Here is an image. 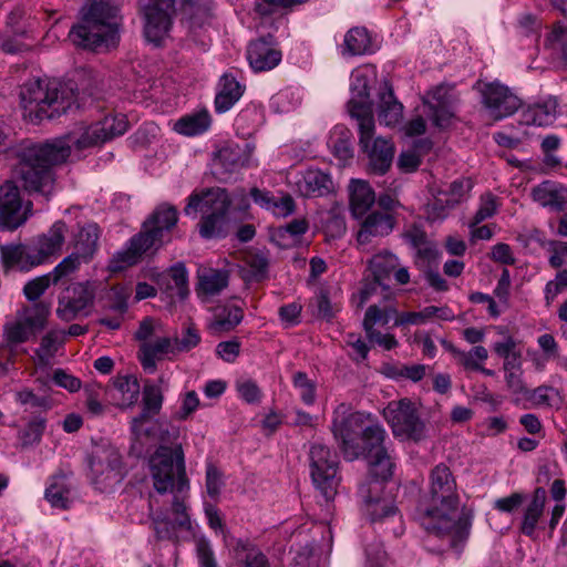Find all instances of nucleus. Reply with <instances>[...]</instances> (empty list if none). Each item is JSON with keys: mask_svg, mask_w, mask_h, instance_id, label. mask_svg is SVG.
Listing matches in <instances>:
<instances>
[{"mask_svg": "<svg viewBox=\"0 0 567 567\" xmlns=\"http://www.w3.org/2000/svg\"><path fill=\"white\" fill-rule=\"evenodd\" d=\"M310 475L316 487L321 492L326 501L336 495L338 485V455L327 445L313 443L309 450Z\"/></svg>", "mask_w": 567, "mask_h": 567, "instance_id": "4468645a", "label": "nucleus"}, {"mask_svg": "<svg viewBox=\"0 0 567 567\" xmlns=\"http://www.w3.org/2000/svg\"><path fill=\"white\" fill-rule=\"evenodd\" d=\"M308 0H255L254 10L261 18L271 17L281 10L302 4Z\"/></svg>", "mask_w": 567, "mask_h": 567, "instance_id": "864d4df0", "label": "nucleus"}, {"mask_svg": "<svg viewBox=\"0 0 567 567\" xmlns=\"http://www.w3.org/2000/svg\"><path fill=\"white\" fill-rule=\"evenodd\" d=\"M212 124V116L207 110L187 114L177 120L174 130L185 136H195L206 132Z\"/></svg>", "mask_w": 567, "mask_h": 567, "instance_id": "ea45409f", "label": "nucleus"}, {"mask_svg": "<svg viewBox=\"0 0 567 567\" xmlns=\"http://www.w3.org/2000/svg\"><path fill=\"white\" fill-rule=\"evenodd\" d=\"M244 318V312L240 307L229 306L217 308L215 319L212 323V328L216 331H230Z\"/></svg>", "mask_w": 567, "mask_h": 567, "instance_id": "8fccbe9b", "label": "nucleus"}, {"mask_svg": "<svg viewBox=\"0 0 567 567\" xmlns=\"http://www.w3.org/2000/svg\"><path fill=\"white\" fill-rule=\"evenodd\" d=\"M398 311L395 308L391 306H386L384 308H380L377 305H371L368 307L364 319H363V329L365 333L371 331H378L375 326H386L392 317L396 318Z\"/></svg>", "mask_w": 567, "mask_h": 567, "instance_id": "09e8293b", "label": "nucleus"}, {"mask_svg": "<svg viewBox=\"0 0 567 567\" xmlns=\"http://www.w3.org/2000/svg\"><path fill=\"white\" fill-rule=\"evenodd\" d=\"M426 115L431 118L434 126L445 128L451 124L453 112L451 104L440 106H427Z\"/></svg>", "mask_w": 567, "mask_h": 567, "instance_id": "0e129e2a", "label": "nucleus"}, {"mask_svg": "<svg viewBox=\"0 0 567 567\" xmlns=\"http://www.w3.org/2000/svg\"><path fill=\"white\" fill-rule=\"evenodd\" d=\"M530 196L542 207L554 212L567 210V187L560 183L544 181L532 188Z\"/></svg>", "mask_w": 567, "mask_h": 567, "instance_id": "a878e982", "label": "nucleus"}, {"mask_svg": "<svg viewBox=\"0 0 567 567\" xmlns=\"http://www.w3.org/2000/svg\"><path fill=\"white\" fill-rule=\"evenodd\" d=\"M383 416L398 439L420 442L426 436L425 423L410 399L391 401L384 408Z\"/></svg>", "mask_w": 567, "mask_h": 567, "instance_id": "f8f14e48", "label": "nucleus"}, {"mask_svg": "<svg viewBox=\"0 0 567 567\" xmlns=\"http://www.w3.org/2000/svg\"><path fill=\"white\" fill-rule=\"evenodd\" d=\"M45 429V421L43 419H34L30 421L23 430L20 431V439L24 445L37 443Z\"/></svg>", "mask_w": 567, "mask_h": 567, "instance_id": "e2e57ef3", "label": "nucleus"}, {"mask_svg": "<svg viewBox=\"0 0 567 567\" xmlns=\"http://www.w3.org/2000/svg\"><path fill=\"white\" fill-rule=\"evenodd\" d=\"M20 103L31 121L51 120L75 102L73 87L56 80L30 79L20 89Z\"/></svg>", "mask_w": 567, "mask_h": 567, "instance_id": "423d86ee", "label": "nucleus"}, {"mask_svg": "<svg viewBox=\"0 0 567 567\" xmlns=\"http://www.w3.org/2000/svg\"><path fill=\"white\" fill-rule=\"evenodd\" d=\"M458 355L465 369L478 370L481 369L480 362L488 358V352L483 346H475L470 352H458Z\"/></svg>", "mask_w": 567, "mask_h": 567, "instance_id": "69168bd1", "label": "nucleus"}, {"mask_svg": "<svg viewBox=\"0 0 567 567\" xmlns=\"http://www.w3.org/2000/svg\"><path fill=\"white\" fill-rule=\"evenodd\" d=\"M547 501V492L544 487H536L532 498L524 508L523 519L520 524L522 534L534 537L537 528H543L540 522L544 515Z\"/></svg>", "mask_w": 567, "mask_h": 567, "instance_id": "cd10ccee", "label": "nucleus"}, {"mask_svg": "<svg viewBox=\"0 0 567 567\" xmlns=\"http://www.w3.org/2000/svg\"><path fill=\"white\" fill-rule=\"evenodd\" d=\"M230 206L228 194L223 188H209L200 193H193L184 208L186 215L200 212L203 214L198 224L200 237L205 239L225 236L224 227Z\"/></svg>", "mask_w": 567, "mask_h": 567, "instance_id": "6e6552de", "label": "nucleus"}, {"mask_svg": "<svg viewBox=\"0 0 567 567\" xmlns=\"http://www.w3.org/2000/svg\"><path fill=\"white\" fill-rule=\"evenodd\" d=\"M141 388L133 375H117L112 381V398L122 409L133 406L140 396Z\"/></svg>", "mask_w": 567, "mask_h": 567, "instance_id": "72a5a7b5", "label": "nucleus"}, {"mask_svg": "<svg viewBox=\"0 0 567 567\" xmlns=\"http://www.w3.org/2000/svg\"><path fill=\"white\" fill-rule=\"evenodd\" d=\"M31 202L23 207L20 189L12 181L0 186V229L16 230L22 226L31 214Z\"/></svg>", "mask_w": 567, "mask_h": 567, "instance_id": "dca6fc26", "label": "nucleus"}, {"mask_svg": "<svg viewBox=\"0 0 567 567\" xmlns=\"http://www.w3.org/2000/svg\"><path fill=\"white\" fill-rule=\"evenodd\" d=\"M163 393L158 385L146 384L143 390L142 412L132 420L131 430L136 439L152 435L151 429L145 425L157 415L162 409Z\"/></svg>", "mask_w": 567, "mask_h": 567, "instance_id": "4be33fe9", "label": "nucleus"}, {"mask_svg": "<svg viewBox=\"0 0 567 567\" xmlns=\"http://www.w3.org/2000/svg\"><path fill=\"white\" fill-rule=\"evenodd\" d=\"M91 484L95 489L107 493L124 478L122 456L112 445H102L93 450L89 457Z\"/></svg>", "mask_w": 567, "mask_h": 567, "instance_id": "1a4fd4ad", "label": "nucleus"}, {"mask_svg": "<svg viewBox=\"0 0 567 567\" xmlns=\"http://www.w3.org/2000/svg\"><path fill=\"white\" fill-rule=\"evenodd\" d=\"M196 553L200 567H218L214 550L205 537L196 540Z\"/></svg>", "mask_w": 567, "mask_h": 567, "instance_id": "774afa93", "label": "nucleus"}, {"mask_svg": "<svg viewBox=\"0 0 567 567\" xmlns=\"http://www.w3.org/2000/svg\"><path fill=\"white\" fill-rule=\"evenodd\" d=\"M82 262H84L83 258L72 251L69 256L63 258L51 272H49L52 277V284L55 285L63 278L75 272Z\"/></svg>", "mask_w": 567, "mask_h": 567, "instance_id": "5fc2aeb1", "label": "nucleus"}, {"mask_svg": "<svg viewBox=\"0 0 567 567\" xmlns=\"http://www.w3.org/2000/svg\"><path fill=\"white\" fill-rule=\"evenodd\" d=\"M166 354H177L174 341L171 338H157L154 341L143 342L138 349V358L144 370L154 372L156 362Z\"/></svg>", "mask_w": 567, "mask_h": 567, "instance_id": "c756f323", "label": "nucleus"}, {"mask_svg": "<svg viewBox=\"0 0 567 567\" xmlns=\"http://www.w3.org/2000/svg\"><path fill=\"white\" fill-rule=\"evenodd\" d=\"M50 307L44 302H37L24 310V316L7 321L2 328V343L4 349L13 350L17 346L29 341L47 324Z\"/></svg>", "mask_w": 567, "mask_h": 567, "instance_id": "ddd939ff", "label": "nucleus"}, {"mask_svg": "<svg viewBox=\"0 0 567 567\" xmlns=\"http://www.w3.org/2000/svg\"><path fill=\"white\" fill-rule=\"evenodd\" d=\"M246 161L243 150L238 145H225L215 156V164L231 173L244 166Z\"/></svg>", "mask_w": 567, "mask_h": 567, "instance_id": "de8ad7c7", "label": "nucleus"}, {"mask_svg": "<svg viewBox=\"0 0 567 567\" xmlns=\"http://www.w3.org/2000/svg\"><path fill=\"white\" fill-rule=\"evenodd\" d=\"M360 86H354L353 96L349 101V113L355 118L359 128V145L368 155L369 168L373 174L383 175L391 167L394 157V145L390 140L374 136V117L370 90L365 79L357 78Z\"/></svg>", "mask_w": 567, "mask_h": 567, "instance_id": "7ed1b4c3", "label": "nucleus"}, {"mask_svg": "<svg viewBox=\"0 0 567 567\" xmlns=\"http://www.w3.org/2000/svg\"><path fill=\"white\" fill-rule=\"evenodd\" d=\"M381 485L379 483L362 484L359 487V494L365 506V514L371 522L382 520L396 514V507L383 499H380L379 493Z\"/></svg>", "mask_w": 567, "mask_h": 567, "instance_id": "bb28decb", "label": "nucleus"}, {"mask_svg": "<svg viewBox=\"0 0 567 567\" xmlns=\"http://www.w3.org/2000/svg\"><path fill=\"white\" fill-rule=\"evenodd\" d=\"M361 219L360 229L357 234V240L360 245L369 244L375 237L388 236L396 225L394 214L381 213L380 210L370 212Z\"/></svg>", "mask_w": 567, "mask_h": 567, "instance_id": "b1692460", "label": "nucleus"}, {"mask_svg": "<svg viewBox=\"0 0 567 567\" xmlns=\"http://www.w3.org/2000/svg\"><path fill=\"white\" fill-rule=\"evenodd\" d=\"M385 439L386 432L380 424H370L364 427L360 443V456L368 461L370 473L381 481L390 480L395 466Z\"/></svg>", "mask_w": 567, "mask_h": 567, "instance_id": "9d476101", "label": "nucleus"}, {"mask_svg": "<svg viewBox=\"0 0 567 567\" xmlns=\"http://www.w3.org/2000/svg\"><path fill=\"white\" fill-rule=\"evenodd\" d=\"M350 210L354 218L360 219L369 213L375 203V194L368 182L352 179L349 185Z\"/></svg>", "mask_w": 567, "mask_h": 567, "instance_id": "2f4dec72", "label": "nucleus"}, {"mask_svg": "<svg viewBox=\"0 0 567 567\" xmlns=\"http://www.w3.org/2000/svg\"><path fill=\"white\" fill-rule=\"evenodd\" d=\"M0 255L3 268L6 270L12 267H20L21 269L29 268L27 262L28 247L22 245H2L0 246Z\"/></svg>", "mask_w": 567, "mask_h": 567, "instance_id": "603ef678", "label": "nucleus"}, {"mask_svg": "<svg viewBox=\"0 0 567 567\" xmlns=\"http://www.w3.org/2000/svg\"><path fill=\"white\" fill-rule=\"evenodd\" d=\"M93 300L94 288L91 282L72 284L60 296L56 315L63 321H72L91 306Z\"/></svg>", "mask_w": 567, "mask_h": 567, "instance_id": "aec40b11", "label": "nucleus"}, {"mask_svg": "<svg viewBox=\"0 0 567 567\" xmlns=\"http://www.w3.org/2000/svg\"><path fill=\"white\" fill-rule=\"evenodd\" d=\"M293 385L299 390L302 402L312 405L316 401V384L305 372L298 371L293 374Z\"/></svg>", "mask_w": 567, "mask_h": 567, "instance_id": "bf43d9fd", "label": "nucleus"}, {"mask_svg": "<svg viewBox=\"0 0 567 567\" xmlns=\"http://www.w3.org/2000/svg\"><path fill=\"white\" fill-rule=\"evenodd\" d=\"M398 266V257L390 251L379 252L370 260V269L375 282L379 285H382L385 279H389Z\"/></svg>", "mask_w": 567, "mask_h": 567, "instance_id": "a18cd8bd", "label": "nucleus"}, {"mask_svg": "<svg viewBox=\"0 0 567 567\" xmlns=\"http://www.w3.org/2000/svg\"><path fill=\"white\" fill-rule=\"evenodd\" d=\"M227 271L217 269H204L198 274L196 292L199 298H208L219 295L228 286Z\"/></svg>", "mask_w": 567, "mask_h": 567, "instance_id": "e433bc0d", "label": "nucleus"}, {"mask_svg": "<svg viewBox=\"0 0 567 567\" xmlns=\"http://www.w3.org/2000/svg\"><path fill=\"white\" fill-rule=\"evenodd\" d=\"M81 22L70 32V40L80 48L97 50L113 47L118 40L120 8L115 0H94L82 10Z\"/></svg>", "mask_w": 567, "mask_h": 567, "instance_id": "39448f33", "label": "nucleus"}, {"mask_svg": "<svg viewBox=\"0 0 567 567\" xmlns=\"http://www.w3.org/2000/svg\"><path fill=\"white\" fill-rule=\"evenodd\" d=\"M45 498L53 506L66 509L71 503V483L65 475H54L45 489Z\"/></svg>", "mask_w": 567, "mask_h": 567, "instance_id": "79ce46f5", "label": "nucleus"}, {"mask_svg": "<svg viewBox=\"0 0 567 567\" xmlns=\"http://www.w3.org/2000/svg\"><path fill=\"white\" fill-rule=\"evenodd\" d=\"M558 100L548 96L542 102L529 105L523 111L522 118L526 125L548 126L551 125L558 115Z\"/></svg>", "mask_w": 567, "mask_h": 567, "instance_id": "7c9ffc66", "label": "nucleus"}, {"mask_svg": "<svg viewBox=\"0 0 567 567\" xmlns=\"http://www.w3.org/2000/svg\"><path fill=\"white\" fill-rule=\"evenodd\" d=\"M497 207L496 196L492 193L482 195L480 207L470 223V227H475L485 219L493 217L497 212Z\"/></svg>", "mask_w": 567, "mask_h": 567, "instance_id": "13d9d810", "label": "nucleus"}, {"mask_svg": "<svg viewBox=\"0 0 567 567\" xmlns=\"http://www.w3.org/2000/svg\"><path fill=\"white\" fill-rule=\"evenodd\" d=\"M172 514L175 516L174 520L169 519L167 515L163 513L153 516L152 520L157 539L177 543L178 529L189 530L192 528L186 504L178 495L174 496Z\"/></svg>", "mask_w": 567, "mask_h": 567, "instance_id": "412c9836", "label": "nucleus"}, {"mask_svg": "<svg viewBox=\"0 0 567 567\" xmlns=\"http://www.w3.org/2000/svg\"><path fill=\"white\" fill-rule=\"evenodd\" d=\"M460 496L455 477L450 467L440 463L429 475V491L417 507L421 526L429 535L446 538L451 548H456L470 533L471 515L458 514Z\"/></svg>", "mask_w": 567, "mask_h": 567, "instance_id": "f257e3e1", "label": "nucleus"}, {"mask_svg": "<svg viewBox=\"0 0 567 567\" xmlns=\"http://www.w3.org/2000/svg\"><path fill=\"white\" fill-rule=\"evenodd\" d=\"M328 146L342 165L353 158L352 133L343 125L333 127L328 140Z\"/></svg>", "mask_w": 567, "mask_h": 567, "instance_id": "4c0bfd02", "label": "nucleus"}, {"mask_svg": "<svg viewBox=\"0 0 567 567\" xmlns=\"http://www.w3.org/2000/svg\"><path fill=\"white\" fill-rule=\"evenodd\" d=\"M248 271L245 276L247 281L260 282L268 278L269 252L267 250L250 248L244 256Z\"/></svg>", "mask_w": 567, "mask_h": 567, "instance_id": "58836bf2", "label": "nucleus"}, {"mask_svg": "<svg viewBox=\"0 0 567 567\" xmlns=\"http://www.w3.org/2000/svg\"><path fill=\"white\" fill-rule=\"evenodd\" d=\"M549 492L551 498L556 502L555 506L550 511V519L548 523V528L553 532L566 511V505L564 503L567 495L565 481L560 478L555 480L551 483Z\"/></svg>", "mask_w": 567, "mask_h": 567, "instance_id": "3c124183", "label": "nucleus"}, {"mask_svg": "<svg viewBox=\"0 0 567 567\" xmlns=\"http://www.w3.org/2000/svg\"><path fill=\"white\" fill-rule=\"evenodd\" d=\"M52 284L51 275L47 274L28 281L23 287V293L30 301L38 300Z\"/></svg>", "mask_w": 567, "mask_h": 567, "instance_id": "680f3d73", "label": "nucleus"}, {"mask_svg": "<svg viewBox=\"0 0 567 567\" xmlns=\"http://www.w3.org/2000/svg\"><path fill=\"white\" fill-rule=\"evenodd\" d=\"M177 221L178 210L175 206L167 203L158 205L143 223L141 231L128 240L126 248L113 255L109 269L117 272L136 265L143 255L163 245L164 237Z\"/></svg>", "mask_w": 567, "mask_h": 567, "instance_id": "20e7f679", "label": "nucleus"}, {"mask_svg": "<svg viewBox=\"0 0 567 567\" xmlns=\"http://www.w3.org/2000/svg\"><path fill=\"white\" fill-rule=\"evenodd\" d=\"M439 257L440 252L436 247L429 243L425 246L419 247V249H416L414 264L420 270L425 272L426 270H431L433 268L437 269Z\"/></svg>", "mask_w": 567, "mask_h": 567, "instance_id": "6e6d98bb", "label": "nucleus"}, {"mask_svg": "<svg viewBox=\"0 0 567 567\" xmlns=\"http://www.w3.org/2000/svg\"><path fill=\"white\" fill-rule=\"evenodd\" d=\"M236 390L239 396L247 403H258L261 399V391L257 383L250 379L238 380Z\"/></svg>", "mask_w": 567, "mask_h": 567, "instance_id": "338daca9", "label": "nucleus"}, {"mask_svg": "<svg viewBox=\"0 0 567 567\" xmlns=\"http://www.w3.org/2000/svg\"><path fill=\"white\" fill-rule=\"evenodd\" d=\"M367 416L361 412H351L348 404L341 403L333 412L331 430L340 444L344 457L355 460L360 457L359 436L362 437Z\"/></svg>", "mask_w": 567, "mask_h": 567, "instance_id": "9b49d317", "label": "nucleus"}, {"mask_svg": "<svg viewBox=\"0 0 567 567\" xmlns=\"http://www.w3.org/2000/svg\"><path fill=\"white\" fill-rule=\"evenodd\" d=\"M175 0H146L143 6L144 34L148 42L159 45L167 35Z\"/></svg>", "mask_w": 567, "mask_h": 567, "instance_id": "f3484780", "label": "nucleus"}, {"mask_svg": "<svg viewBox=\"0 0 567 567\" xmlns=\"http://www.w3.org/2000/svg\"><path fill=\"white\" fill-rule=\"evenodd\" d=\"M128 127V122L123 114H109L103 120L87 126L80 136L71 133L63 137L70 144V148L74 146L82 151L89 147L103 144L116 136L123 135Z\"/></svg>", "mask_w": 567, "mask_h": 567, "instance_id": "2eb2a0df", "label": "nucleus"}, {"mask_svg": "<svg viewBox=\"0 0 567 567\" xmlns=\"http://www.w3.org/2000/svg\"><path fill=\"white\" fill-rule=\"evenodd\" d=\"M132 290L124 285H114L109 288L101 297L102 308L104 310L114 311L115 313L124 315L127 311L128 298Z\"/></svg>", "mask_w": 567, "mask_h": 567, "instance_id": "c03bdc74", "label": "nucleus"}, {"mask_svg": "<svg viewBox=\"0 0 567 567\" xmlns=\"http://www.w3.org/2000/svg\"><path fill=\"white\" fill-rule=\"evenodd\" d=\"M296 188L303 197H321L331 192L332 181L328 174L310 168L296 181Z\"/></svg>", "mask_w": 567, "mask_h": 567, "instance_id": "c85d7f7f", "label": "nucleus"}, {"mask_svg": "<svg viewBox=\"0 0 567 567\" xmlns=\"http://www.w3.org/2000/svg\"><path fill=\"white\" fill-rule=\"evenodd\" d=\"M70 154V144L64 138L32 144L19 154L16 175L28 193L37 194L47 202L55 185L52 167L64 163Z\"/></svg>", "mask_w": 567, "mask_h": 567, "instance_id": "f03ea898", "label": "nucleus"}, {"mask_svg": "<svg viewBox=\"0 0 567 567\" xmlns=\"http://www.w3.org/2000/svg\"><path fill=\"white\" fill-rule=\"evenodd\" d=\"M481 93L482 102L494 120L511 116L522 106V100L497 81L484 84Z\"/></svg>", "mask_w": 567, "mask_h": 567, "instance_id": "6ab92c4d", "label": "nucleus"}, {"mask_svg": "<svg viewBox=\"0 0 567 567\" xmlns=\"http://www.w3.org/2000/svg\"><path fill=\"white\" fill-rule=\"evenodd\" d=\"M68 226L63 220L55 221L50 229L37 236L28 246L27 262L30 267L45 264L62 250Z\"/></svg>", "mask_w": 567, "mask_h": 567, "instance_id": "a211bd4d", "label": "nucleus"}, {"mask_svg": "<svg viewBox=\"0 0 567 567\" xmlns=\"http://www.w3.org/2000/svg\"><path fill=\"white\" fill-rule=\"evenodd\" d=\"M159 289L171 299L184 300L189 295L188 271L184 262H176L156 278Z\"/></svg>", "mask_w": 567, "mask_h": 567, "instance_id": "393cba45", "label": "nucleus"}, {"mask_svg": "<svg viewBox=\"0 0 567 567\" xmlns=\"http://www.w3.org/2000/svg\"><path fill=\"white\" fill-rule=\"evenodd\" d=\"M244 86L231 74H224L219 81V91L215 97V110L225 113L241 97Z\"/></svg>", "mask_w": 567, "mask_h": 567, "instance_id": "c9c22d12", "label": "nucleus"}, {"mask_svg": "<svg viewBox=\"0 0 567 567\" xmlns=\"http://www.w3.org/2000/svg\"><path fill=\"white\" fill-rule=\"evenodd\" d=\"M65 342V333L62 330H50L47 332L40 342L39 348L35 350L38 364L45 367L50 360L56 354L60 348Z\"/></svg>", "mask_w": 567, "mask_h": 567, "instance_id": "37998d69", "label": "nucleus"}, {"mask_svg": "<svg viewBox=\"0 0 567 567\" xmlns=\"http://www.w3.org/2000/svg\"><path fill=\"white\" fill-rule=\"evenodd\" d=\"M173 341L177 353L188 352L199 344L200 334L198 329L190 323L183 329L181 337H176Z\"/></svg>", "mask_w": 567, "mask_h": 567, "instance_id": "4d7b16f0", "label": "nucleus"}, {"mask_svg": "<svg viewBox=\"0 0 567 567\" xmlns=\"http://www.w3.org/2000/svg\"><path fill=\"white\" fill-rule=\"evenodd\" d=\"M403 115V105L395 99L392 87L384 83L379 92L378 118L386 126L396 125Z\"/></svg>", "mask_w": 567, "mask_h": 567, "instance_id": "473e14b6", "label": "nucleus"}, {"mask_svg": "<svg viewBox=\"0 0 567 567\" xmlns=\"http://www.w3.org/2000/svg\"><path fill=\"white\" fill-rule=\"evenodd\" d=\"M237 567H268V559L254 544L239 539L235 547Z\"/></svg>", "mask_w": 567, "mask_h": 567, "instance_id": "a19ab883", "label": "nucleus"}, {"mask_svg": "<svg viewBox=\"0 0 567 567\" xmlns=\"http://www.w3.org/2000/svg\"><path fill=\"white\" fill-rule=\"evenodd\" d=\"M281 58V51L276 48L272 35L250 42L247 49V59L256 72L272 70Z\"/></svg>", "mask_w": 567, "mask_h": 567, "instance_id": "5701e85b", "label": "nucleus"}, {"mask_svg": "<svg viewBox=\"0 0 567 567\" xmlns=\"http://www.w3.org/2000/svg\"><path fill=\"white\" fill-rule=\"evenodd\" d=\"M370 43V37L365 28H352L344 35L342 53L349 55L363 54Z\"/></svg>", "mask_w": 567, "mask_h": 567, "instance_id": "49530a36", "label": "nucleus"}, {"mask_svg": "<svg viewBox=\"0 0 567 567\" xmlns=\"http://www.w3.org/2000/svg\"><path fill=\"white\" fill-rule=\"evenodd\" d=\"M567 289V268L560 269L544 289L546 306H550L558 295Z\"/></svg>", "mask_w": 567, "mask_h": 567, "instance_id": "052dcab7", "label": "nucleus"}, {"mask_svg": "<svg viewBox=\"0 0 567 567\" xmlns=\"http://www.w3.org/2000/svg\"><path fill=\"white\" fill-rule=\"evenodd\" d=\"M100 228L95 223L80 227L72 240L73 251L89 262L97 249Z\"/></svg>", "mask_w": 567, "mask_h": 567, "instance_id": "f704fd0d", "label": "nucleus"}, {"mask_svg": "<svg viewBox=\"0 0 567 567\" xmlns=\"http://www.w3.org/2000/svg\"><path fill=\"white\" fill-rule=\"evenodd\" d=\"M174 440L178 436V431L173 430L163 432L161 436L162 444L156 449L150 458V471L154 488L159 493H182L188 488V478L185 468V457L182 445L174 443L172 446L165 445L169 437Z\"/></svg>", "mask_w": 567, "mask_h": 567, "instance_id": "0eeeda50", "label": "nucleus"}]
</instances>
